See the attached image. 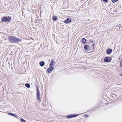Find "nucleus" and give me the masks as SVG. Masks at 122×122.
<instances>
[{
    "mask_svg": "<svg viewBox=\"0 0 122 122\" xmlns=\"http://www.w3.org/2000/svg\"><path fill=\"white\" fill-rule=\"evenodd\" d=\"M9 41L11 42L14 43H17L20 42L22 40L15 37L10 36L9 37Z\"/></svg>",
    "mask_w": 122,
    "mask_h": 122,
    "instance_id": "1",
    "label": "nucleus"
},
{
    "mask_svg": "<svg viewBox=\"0 0 122 122\" xmlns=\"http://www.w3.org/2000/svg\"><path fill=\"white\" fill-rule=\"evenodd\" d=\"M11 19V17L10 16H4L1 18V22H7L9 23Z\"/></svg>",
    "mask_w": 122,
    "mask_h": 122,
    "instance_id": "2",
    "label": "nucleus"
},
{
    "mask_svg": "<svg viewBox=\"0 0 122 122\" xmlns=\"http://www.w3.org/2000/svg\"><path fill=\"white\" fill-rule=\"evenodd\" d=\"M36 99L37 100L41 101V99L40 97V93L39 92V89L38 86H36Z\"/></svg>",
    "mask_w": 122,
    "mask_h": 122,
    "instance_id": "3",
    "label": "nucleus"
},
{
    "mask_svg": "<svg viewBox=\"0 0 122 122\" xmlns=\"http://www.w3.org/2000/svg\"><path fill=\"white\" fill-rule=\"evenodd\" d=\"M84 48L85 51L91 50L92 49L91 46L89 45L85 44L84 45Z\"/></svg>",
    "mask_w": 122,
    "mask_h": 122,
    "instance_id": "4",
    "label": "nucleus"
},
{
    "mask_svg": "<svg viewBox=\"0 0 122 122\" xmlns=\"http://www.w3.org/2000/svg\"><path fill=\"white\" fill-rule=\"evenodd\" d=\"M78 114H72L68 115L66 116V118L68 119L71 118L73 117H75L77 116Z\"/></svg>",
    "mask_w": 122,
    "mask_h": 122,
    "instance_id": "5",
    "label": "nucleus"
},
{
    "mask_svg": "<svg viewBox=\"0 0 122 122\" xmlns=\"http://www.w3.org/2000/svg\"><path fill=\"white\" fill-rule=\"evenodd\" d=\"M112 58L110 56H106L105 57L104 61L105 62H109L111 61Z\"/></svg>",
    "mask_w": 122,
    "mask_h": 122,
    "instance_id": "6",
    "label": "nucleus"
},
{
    "mask_svg": "<svg viewBox=\"0 0 122 122\" xmlns=\"http://www.w3.org/2000/svg\"><path fill=\"white\" fill-rule=\"evenodd\" d=\"M71 18H67L66 19L63 21L66 24H69L71 22Z\"/></svg>",
    "mask_w": 122,
    "mask_h": 122,
    "instance_id": "7",
    "label": "nucleus"
},
{
    "mask_svg": "<svg viewBox=\"0 0 122 122\" xmlns=\"http://www.w3.org/2000/svg\"><path fill=\"white\" fill-rule=\"evenodd\" d=\"M54 69L53 67L50 66L48 68L46 71L48 73H50L52 72V70Z\"/></svg>",
    "mask_w": 122,
    "mask_h": 122,
    "instance_id": "8",
    "label": "nucleus"
},
{
    "mask_svg": "<svg viewBox=\"0 0 122 122\" xmlns=\"http://www.w3.org/2000/svg\"><path fill=\"white\" fill-rule=\"evenodd\" d=\"M112 51V49H108L106 50V53L108 55L110 54Z\"/></svg>",
    "mask_w": 122,
    "mask_h": 122,
    "instance_id": "9",
    "label": "nucleus"
},
{
    "mask_svg": "<svg viewBox=\"0 0 122 122\" xmlns=\"http://www.w3.org/2000/svg\"><path fill=\"white\" fill-rule=\"evenodd\" d=\"M55 61L53 60H51L50 64L49 66H50L53 67L54 66Z\"/></svg>",
    "mask_w": 122,
    "mask_h": 122,
    "instance_id": "10",
    "label": "nucleus"
},
{
    "mask_svg": "<svg viewBox=\"0 0 122 122\" xmlns=\"http://www.w3.org/2000/svg\"><path fill=\"white\" fill-rule=\"evenodd\" d=\"M8 114L9 115L13 116L14 117H15L17 118V117H18V116H17L16 114L13 113H8Z\"/></svg>",
    "mask_w": 122,
    "mask_h": 122,
    "instance_id": "11",
    "label": "nucleus"
},
{
    "mask_svg": "<svg viewBox=\"0 0 122 122\" xmlns=\"http://www.w3.org/2000/svg\"><path fill=\"white\" fill-rule=\"evenodd\" d=\"M87 40L86 39L84 38H83L81 39V41L82 43L83 44L86 43V42L87 41Z\"/></svg>",
    "mask_w": 122,
    "mask_h": 122,
    "instance_id": "12",
    "label": "nucleus"
},
{
    "mask_svg": "<svg viewBox=\"0 0 122 122\" xmlns=\"http://www.w3.org/2000/svg\"><path fill=\"white\" fill-rule=\"evenodd\" d=\"M40 66H43L45 65V62L43 61H41L39 62Z\"/></svg>",
    "mask_w": 122,
    "mask_h": 122,
    "instance_id": "13",
    "label": "nucleus"
},
{
    "mask_svg": "<svg viewBox=\"0 0 122 122\" xmlns=\"http://www.w3.org/2000/svg\"><path fill=\"white\" fill-rule=\"evenodd\" d=\"M52 19L53 21H56L57 20V17L56 16H54L52 18Z\"/></svg>",
    "mask_w": 122,
    "mask_h": 122,
    "instance_id": "14",
    "label": "nucleus"
},
{
    "mask_svg": "<svg viewBox=\"0 0 122 122\" xmlns=\"http://www.w3.org/2000/svg\"><path fill=\"white\" fill-rule=\"evenodd\" d=\"M25 86L28 88H29L30 87V85L28 83H26L25 84Z\"/></svg>",
    "mask_w": 122,
    "mask_h": 122,
    "instance_id": "15",
    "label": "nucleus"
},
{
    "mask_svg": "<svg viewBox=\"0 0 122 122\" xmlns=\"http://www.w3.org/2000/svg\"><path fill=\"white\" fill-rule=\"evenodd\" d=\"M95 45V42H94L92 44V49H93V50H94L95 48V47H94V46Z\"/></svg>",
    "mask_w": 122,
    "mask_h": 122,
    "instance_id": "16",
    "label": "nucleus"
},
{
    "mask_svg": "<svg viewBox=\"0 0 122 122\" xmlns=\"http://www.w3.org/2000/svg\"><path fill=\"white\" fill-rule=\"evenodd\" d=\"M119 0H111V1L113 3H115L117 2Z\"/></svg>",
    "mask_w": 122,
    "mask_h": 122,
    "instance_id": "17",
    "label": "nucleus"
},
{
    "mask_svg": "<svg viewBox=\"0 0 122 122\" xmlns=\"http://www.w3.org/2000/svg\"><path fill=\"white\" fill-rule=\"evenodd\" d=\"M20 120L22 122H25V120L22 118H20Z\"/></svg>",
    "mask_w": 122,
    "mask_h": 122,
    "instance_id": "18",
    "label": "nucleus"
},
{
    "mask_svg": "<svg viewBox=\"0 0 122 122\" xmlns=\"http://www.w3.org/2000/svg\"><path fill=\"white\" fill-rule=\"evenodd\" d=\"M83 116L86 117H88V115L87 114L84 115H83Z\"/></svg>",
    "mask_w": 122,
    "mask_h": 122,
    "instance_id": "19",
    "label": "nucleus"
},
{
    "mask_svg": "<svg viewBox=\"0 0 122 122\" xmlns=\"http://www.w3.org/2000/svg\"><path fill=\"white\" fill-rule=\"evenodd\" d=\"M101 0L103 2H107L108 1V0Z\"/></svg>",
    "mask_w": 122,
    "mask_h": 122,
    "instance_id": "20",
    "label": "nucleus"
},
{
    "mask_svg": "<svg viewBox=\"0 0 122 122\" xmlns=\"http://www.w3.org/2000/svg\"><path fill=\"white\" fill-rule=\"evenodd\" d=\"M120 66L121 67L122 66V60L121 61L120 63Z\"/></svg>",
    "mask_w": 122,
    "mask_h": 122,
    "instance_id": "21",
    "label": "nucleus"
},
{
    "mask_svg": "<svg viewBox=\"0 0 122 122\" xmlns=\"http://www.w3.org/2000/svg\"><path fill=\"white\" fill-rule=\"evenodd\" d=\"M94 40H90V43H93V42Z\"/></svg>",
    "mask_w": 122,
    "mask_h": 122,
    "instance_id": "22",
    "label": "nucleus"
},
{
    "mask_svg": "<svg viewBox=\"0 0 122 122\" xmlns=\"http://www.w3.org/2000/svg\"><path fill=\"white\" fill-rule=\"evenodd\" d=\"M90 41H89V42H87V43H88V44H89L90 43Z\"/></svg>",
    "mask_w": 122,
    "mask_h": 122,
    "instance_id": "23",
    "label": "nucleus"
},
{
    "mask_svg": "<svg viewBox=\"0 0 122 122\" xmlns=\"http://www.w3.org/2000/svg\"><path fill=\"white\" fill-rule=\"evenodd\" d=\"M120 76H122V73H121L120 74Z\"/></svg>",
    "mask_w": 122,
    "mask_h": 122,
    "instance_id": "24",
    "label": "nucleus"
},
{
    "mask_svg": "<svg viewBox=\"0 0 122 122\" xmlns=\"http://www.w3.org/2000/svg\"><path fill=\"white\" fill-rule=\"evenodd\" d=\"M13 67H11V69H13Z\"/></svg>",
    "mask_w": 122,
    "mask_h": 122,
    "instance_id": "25",
    "label": "nucleus"
}]
</instances>
